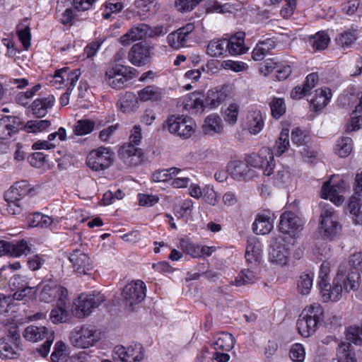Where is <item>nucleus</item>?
I'll list each match as a JSON object with an SVG mask.
<instances>
[{"mask_svg":"<svg viewBox=\"0 0 362 362\" xmlns=\"http://www.w3.org/2000/svg\"><path fill=\"white\" fill-rule=\"evenodd\" d=\"M347 264H340L332 286L329 282L320 284V293L324 302H337L342 296L343 292L356 291L360 286L361 276L357 272H346Z\"/></svg>","mask_w":362,"mask_h":362,"instance_id":"nucleus-1","label":"nucleus"},{"mask_svg":"<svg viewBox=\"0 0 362 362\" xmlns=\"http://www.w3.org/2000/svg\"><path fill=\"white\" fill-rule=\"evenodd\" d=\"M71 344L77 348L87 349L94 346L101 339V332L91 325H83L70 334Z\"/></svg>","mask_w":362,"mask_h":362,"instance_id":"nucleus-2","label":"nucleus"},{"mask_svg":"<svg viewBox=\"0 0 362 362\" xmlns=\"http://www.w3.org/2000/svg\"><path fill=\"white\" fill-rule=\"evenodd\" d=\"M39 298L45 303L54 302L57 298L61 305L65 304L68 291L56 281L47 280L41 282L37 286Z\"/></svg>","mask_w":362,"mask_h":362,"instance_id":"nucleus-3","label":"nucleus"},{"mask_svg":"<svg viewBox=\"0 0 362 362\" xmlns=\"http://www.w3.org/2000/svg\"><path fill=\"white\" fill-rule=\"evenodd\" d=\"M195 126L192 118L184 115H171L166 121L169 132L182 139L190 137L194 132Z\"/></svg>","mask_w":362,"mask_h":362,"instance_id":"nucleus-4","label":"nucleus"},{"mask_svg":"<svg viewBox=\"0 0 362 362\" xmlns=\"http://www.w3.org/2000/svg\"><path fill=\"white\" fill-rule=\"evenodd\" d=\"M194 29V24L189 23L172 32L167 37L169 46L175 49L190 46L195 37Z\"/></svg>","mask_w":362,"mask_h":362,"instance_id":"nucleus-5","label":"nucleus"},{"mask_svg":"<svg viewBox=\"0 0 362 362\" xmlns=\"http://www.w3.org/2000/svg\"><path fill=\"white\" fill-rule=\"evenodd\" d=\"M112 157L113 153L109 148L101 146L88 153L86 164L93 170H104L111 165Z\"/></svg>","mask_w":362,"mask_h":362,"instance_id":"nucleus-6","label":"nucleus"},{"mask_svg":"<svg viewBox=\"0 0 362 362\" xmlns=\"http://www.w3.org/2000/svg\"><path fill=\"white\" fill-rule=\"evenodd\" d=\"M246 161L250 166L262 169L264 175L269 176L273 173L274 153L267 147L262 148L257 154L250 155Z\"/></svg>","mask_w":362,"mask_h":362,"instance_id":"nucleus-7","label":"nucleus"},{"mask_svg":"<svg viewBox=\"0 0 362 362\" xmlns=\"http://www.w3.org/2000/svg\"><path fill=\"white\" fill-rule=\"evenodd\" d=\"M105 300V296L100 292L92 294H81L78 296L76 302H75L76 315L78 317L88 315Z\"/></svg>","mask_w":362,"mask_h":362,"instance_id":"nucleus-8","label":"nucleus"},{"mask_svg":"<svg viewBox=\"0 0 362 362\" xmlns=\"http://www.w3.org/2000/svg\"><path fill=\"white\" fill-rule=\"evenodd\" d=\"M126 306L133 308L142 302L146 297V286L141 281H132L127 284L122 293Z\"/></svg>","mask_w":362,"mask_h":362,"instance_id":"nucleus-9","label":"nucleus"},{"mask_svg":"<svg viewBox=\"0 0 362 362\" xmlns=\"http://www.w3.org/2000/svg\"><path fill=\"white\" fill-rule=\"evenodd\" d=\"M112 356L115 360H120L122 362H140L144 357L143 346L139 343H134L127 348L117 346Z\"/></svg>","mask_w":362,"mask_h":362,"instance_id":"nucleus-10","label":"nucleus"},{"mask_svg":"<svg viewBox=\"0 0 362 362\" xmlns=\"http://www.w3.org/2000/svg\"><path fill=\"white\" fill-rule=\"evenodd\" d=\"M339 230L338 223L332 208H324L320 214L319 230L325 238H332Z\"/></svg>","mask_w":362,"mask_h":362,"instance_id":"nucleus-11","label":"nucleus"},{"mask_svg":"<svg viewBox=\"0 0 362 362\" xmlns=\"http://www.w3.org/2000/svg\"><path fill=\"white\" fill-rule=\"evenodd\" d=\"M151 49V47L146 43L139 42L134 44L129 52V60L135 66H144L150 62Z\"/></svg>","mask_w":362,"mask_h":362,"instance_id":"nucleus-12","label":"nucleus"},{"mask_svg":"<svg viewBox=\"0 0 362 362\" xmlns=\"http://www.w3.org/2000/svg\"><path fill=\"white\" fill-rule=\"evenodd\" d=\"M118 156L128 167H134L142 161L143 151L132 144H124L118 151Z\"/></svg>","mask_w":362,"mask_h":362,"instance_id":"nucleus-13","label":"nucleus"},{"mask_svg":"<svg viewBox=\"0 0 362 362\" xmlns=\"http://www.w3.org/2000/svg\"><path fill=\"white\" fill-rule=\"evenodd\" d=\"M279 227L281 233L295 236L302 230L303 223L294 213L287 211L281 214Z\"/></svg>","mask_w":362,"mask_h":362,"instance_id":"nucleus-14","label":"nucleus"},{"mask_svg":"<svg viewBox=\"0 0 362 362\" xmlns=\"http://www.w3.org/2000/svg\"><path fill=\"white\" fill-rule=\"evenodd\" d=\"M249 164L240 160H234L228 163V173L235 180L242 181L252 179L255 172L250 169Z\"/></svg>","mask_w":362,"mask_h":362,"instance_id":"nucleus-15","label":"nucleus"},{"mask_svg":"<svg viewBox=\"0 0 362 362\" xmlns=\"http://www.w3.org/2000/svg\"><path fill=\"white\" fill-rule=\"evenodd\" d=\"M150 27L145 23H140L131 28L127 33L121 36L119 39V42L123 46H127L134 41L140 40L151 35Z\"/></svg>","mask_w":362,"mask_h":362,"instance_id":"nucleus-16","label":"nucleus"},{"mask_svg":"<svg viewBox=\"0 0 362 362\" xmlns=\"http://www.w3.org/2000/svg\"><path fill=\"white\" fill-rule=\"evenodd\" d=\"M69 259L75 271L79 274H86L88 271L92 269V262L83 250H74Z\"/></svg>","mask_w":362,"mask_h":362,"instance_id":"nucleus-17","label":"nucleus"},{"mask_svg":"<svg viewBox=\"0 0 362 362\" xmlns=\"http://www.w3.org/2000/svg\"><path fill=\"white\" fill-rule=\"evenodd\" d=\"M289 255L288 248L284 244L275 242L269 252V260L273 264L284 266L287 264Z\"/></svg>","mask_w":362,"mask_h":362,"instance_id":"nucleus-18","label":"nucleus"},{"mask_svg":"<svg viewBox=\"0 0 362 362\" xmlns=\"http://www.w3.org/2000/svg\"><path fill=\"white\" fill-rule=\"evenodd\" d=\"M30 188L27 181L21 180L16 182L12 187L7 190L4 194L6 202H12L21 200L28 194Z\"/></svg>","mask_w":362,"mask_h":362,"instance_id":"nucleus-19","label":"nucleus"},{"mask_svg":"<svg viewBox=\"0 0 362 362\" xmlns=\"http://www.w3.org/2000/svg\"><path fill=\"white\" fill-rule=\"evenodd\" d=\"M262 247L260 243L255 240H251L248 243L246 251L245 259L248 267L251 269H256L262 259Z\"/></svg>","mask_w":362,"mask_h":362,"instance_id":"nucleus-20","label":"nucleus"},{"mask_svg":"<svg viewBox=\"0 0 362 362\" xmlns=\"http://www.w3.org/2000/svg\"><path fill=\"white\" fill-rule=\"evenodd\" d=\"M20 119L13 116H6L0 119V139H8L18 132Z\"/></svg>","mask_w":362,"mask_h":362,"instance_id":"nucleus-21","label":"nucleus"},{"mask_svg":"<svg viewBox=\"0 0 362 362\" xmlns=\"http://www.w3.org/2000/svg\"><path fill=\"white\" fill-rule=\"evenodd\" d=\"M51 333H54V332L45 326L30 325L25 329L23 336L27 341L37 342L47 338Z\"/></svg>","mask_w":362,"mask_h":362,"instance_id":"nucleus-22","label":"nucleus"},{"mask_svg":"<svg viewBox=\"0 0 362 362\" xmlns=\"http://www.w3.org/2000/svg\"><path fill=\"white\" fill-rule=\"evenodd\" d=\"M342 190V187L339 185L331 186L330 181L328 180L322 187L321 197L325 199H329L336 205H339L344 200L342 196L339 195Z\"/></svg>","mask_w":362,"mask_h":362,"instance_id":"nucleus-23","label":"nucleus"},{"mask_svg":"<svg viewBox=\"0 0 362 362\" xmlns=\"http://www.w3.org/2000/svg\"><path fill=\"white\" fill-rule=\"evenodd\" d=\"M55 103V98L49 95L45 98L35 99L32 103L33 113L37 117H45L49 109H51Z\"/></svg>","mask_w":362,"mask_h":362,"instance_id":"nucleus-24","label":"nucleus"},{"mask_svg":"<svg viewBox=\"0 0 362 362\" xmlns=\"http://www.w3.org/2000/svg\"><path fill=\"white\" fill-rule=\"evenodd\" d=\"M226 89L214 88L208 90L204 100L205 106L209 108H214L219 106L227 98Z\"/></svg>","mask_w":362,"mask_h":362,"instance_id":"nucleus-25","label":"nucleus"},{"mask_svg":"<svg viewBox=\"0 0 362 362\" xmlns=\"http://www.w3.org/2000/svg\"><path fill=\"white\" fill-rule=\"evenodd\" d=\"M202 131L204 134L210 136L221 134L223 131V126L220 117L215 114L209 115L202 125Z\"/></svg>","mask_w":362,"mask_h":362,"instance_id":"nucleus-26","label":"nucleus"},{"mask_svg":"<svg viewBox=\"0 0 362 362\" xmlns=\"http://www.w3.org/2000/svg\"><path fill=\"white\" fill-rule=\"evenodd\" d=\"M228 40L225 38H218L211 40L206 48V53L212 57H219L223 56L228 52Z\"/></svg>","mask_w":362,"mask_h":362,"instance_id":"nucleus-27","label":"nucleus"},{"mask_svg":"<svg viewBox=\"0 0 362 362\" xmlns=\"http://www.w3.org/2000/svg\"><path fill=\"white\" fill-rule=\"evenodd\" d=\"M245 33L240 32L232 36L229 40L228 52L231 55H238L245 53L247 48L244 44Z\"/></svg>","mask_w":362,"mask_h":362,"instance_id":"nucleus-28","label":"nucleus"},{"mask_svg":"<svg viewBox=\"0 0 362 362\" xmlns=\"http://www.w3.org/2000/svg\"><path fill=\"white\" fill-rule=\"evenodd\" d=\"M319 322L316 320L300 316L296 322V326L301 336L308 337L315 332Z\"/></svg>","mask_w":362,"mask_h":362,"instance_id":"nucleus-29","label":"nucleus"},{"mask_svg":"<svg viewBox=\"0 0 362 362\" xmlns=\"http://www.w3.org/2000/svg\"><path fill=\"white\" fill-rule=\"evenodd\" d=\"M120 71L121 69L116 66L105 73L106 82L113 88L119 89L123 88L127 81L125 76Z\"/></svg>","mask_w":362,"mask_h":362,"instance_id":"nucleus-30","label":"nucleus"},{"mask_svg":"<svg viewBox=\"0 0 362 362\" xmlns=\"http://www.w3.org/2000/svg\"><path fill=\"white\" fill-rule=\"evenodd\" d=\"M119 104V108L123 112L130 113L138 109V98L133 93L126 92L121 96Z\"/></svg>","mask_w":362,"mask_h":362,"instance_id":"nucleus-31","label":"nucleus"},{"mask_svg":"<svg viewBox=\"0 0 362 362\" xmlns=\"http://www.w3.org/2000/svg\"><path fill=\"white\" fill-rule=\"evenodd\" d=\"M264 120L259 110L252 111L247 115V129L252 134H257L264 127Z\"/></svg>","mask_w":362,"mask_h":362,"instance_id":"nucleus-32","label":"nucleus"},{"mask_svg":"<svg viewBox=\"0 0 362 362\" xmlns=\"http://www.w3.org/2000/svg\"><path fill=\"white\" fill-rule=\"evenodd\" d=\"M8 255L12 257H20L21 255H27L31 252V245L21 240L16 243L7 242Z\"/></svg>","mask_w":362,"mask_h":362,"instance_id":"nucleus-33","label":"nucleus"},{"mask_svg":"<svg viewBox=\"0 0 362 362\" xmlns=\"http://www.w3.org/2000/svg\"><path fill=\"white\" fill-rule=\"evenodd\" d=\"M201 94L199 93H192L186 100L184 104V108L190 111L192 114L201 113L203 112L205 106V103L201 99Z\"/></svg>","mask_w":362,"mask_h":362,"instance_id":"nucleus-34","label":"nucleus"},{"mask_svg":"<svg viewBox=\"0 0 362 362\" xmlns=\"http://www.w3.org/2000/svg\"><path fill=\"white\" fill-rule=\"evenodd\" d=\"M331 93L329 89H317L315 90V97L310 100V105L314 111L317 112L323 109L329 103Z\"/></svg>","mask_w":362,"mask_h":362,"instance_id":"nucleus-35","label":"nucleus"},{"mask_svg":"<svg viewBox=\"0 0 362 362\" xmlns=\"http://www.w3.org/2000/svg\"><path fill=\"white\" fill-rule=\"evenodd\" d=\"M272 228L273 225L270 217L263 214L258 215L252 224V230L257 235L267 234Z\"/></svg>","mask_w":362,"mask_h":362,"instance_id":"nucleus-36","label":"nucleus"},{"mask_svg":"<svg viewBox=\"0 0 362 362\" xmlns=\"http://www.w3.org/2000/svg\"><path fill=\"white\" fill-rule=\"evenodd\" d=\"M235 344V338L229 333L223 332L220 334L215 341L212 343V346L215 350L225 351H230Z\"/></svg>","mask_w":362,"mask_h":362,"instance_id":"nucleus-37","label":"nucleus"},{"mask_svg":"<svg viewBox=\"0 0 362 362\" xmlns=\"http://www.w3.org/2000/svg\"><path fill=\"white\" fill-rule=\"evenodd\" d=\"M256 269H251V267L242 271L235 279L234 283L237 286L247 285L255 283L259 279V273Z\"/></svg>","mask_w":362,"mask_h":362,"instance_id":"nucleus-38","label":"nucleus"},{"mask_svg":"<svg viewBox=\"0 0 362 362\" xmlns=\"http://www.w3.org/2000/svg\"><path fill=\"white\" fill-rule=\"evenodd\" d=\"M163 93L160 88L154 86H148L139 92L141 101H158L162 100Z\"/></svg>","mask_w":362,"mask_h":362,"instance_id":"nucleus-39","label":"nucleus"},{"mask_svg":"<svg viewBox=\"0 0 362 362\" xmlns=\"http://www.w3.org/2000/svg\"><path fill=\"white\" fill-rule=\"evenodd\" d=\"M332 362H356L351 344L341 342L338 349L337 358L333 359Z\"/></svg>","mask_w":362,"mask_h":362,"instance_id":"nucleus-40","label":"nucleus"},{"mask_svg":"<svg viewBox=\"0 0 362 362\" xmlns=\"http://www.w3.org/2000/svg\"><path fill=\"white\" fill-rule=\"evenodd\" d=\"M305 134L303 132L296 128L291 132V141L293 144L297 145L298 147L303 146L302 150L300 151V153L305 156L312 157L313 153L309 152L308 146L305 145Z\"/></svg>","mask_w":362,"mask_h":362,"instance_id":"nucleus-41","label":"nucleus"},{"mask_svg":"<svg viewBox=\"0 0 362 362\" xmlns=\"http://www.w3.org/2000/svg\"><path fill=\"white\" fill-rule=\"evenodd\" d=\"M330 38L325 31H320L310 37L309 43L316 50H322L327 48Z\"/></svg>","mask_w":362,"mask_h":362,"instance_id":"nucleus-42","label":"nucleus"},{"mask_svg":"<svg viewBox=\"0 0 362 362\" xmlns=\"http://www.w3.org/2000/svg\"><path fill=\"white\" fill-rule=\"evenodd\" d=\"M180 168L173 167L168 169H163L155 171L151 176L152 180L156 182H166L172 180L174 175L180 173Z\"/></svg>","mask_w":362,"mask_h":362,"instance_id":"nucleus-43","label":"nucleus"},{"mask_svg":"<svg viewBox=\"0 0 362 362\" xmlns=\"http://www.w3.org/2000/svg\"><path fill=\"white\" fill-rule=\"evenodd\" d=\"M357 30L349 29L339 35L336 38L337 44L341 48H348L356 39Z\"/></svg>","mask_w":362,"mask_h":362,"instance_id":"nucleus-44","label":"nucleus"},{"mask_svg":"<svg viewBox=\"0 0 362 362\" xmlns=\"http://www.w3.org/2000/svg\"><path fill=\"white\" fill-rule=\"evenodd\" d=\"M300 317L310 318L320 322L323 318V308L317 303L307 306L300 315Z\"/></svg>","mask_w":362,"mask_h":362,"instance_id":"nucleus-45","label":"nucleus"},{"mask_svg":"<svg viewBox=\"0 0 362 362\" xmlns=\"http://www.w3.org/2000/svg\"><path fill=\"white\" fill-rule=\"evenodd\" d=\"M17 353L11 337L0 339V357L1 358H13Z\"/></svg>","mask_w":362,"mask_h":362,"instance_id":"nucleus-46","label":"nucleus"},{"mask_svg":"<svg viewBox=\"0 0 362 362\" xmlns=\"http://www.w3.org/2000/svg\"><path fill=\"white\" fill-rule=\"evenodd\" d=\"M54 224H55L54 218L40 213H34L33 219L30 223L31 227H38L41 228H47L49 226H52Z\"/></svg>","mask_w":362,"mask_h":362,"instance_id":"nucleus-47","label":"nucleus"},{"mask_svg":"<svg viewBox=\"0 0 362 362\" xmlns=\"http://www.w3.org/2000/svg\"><path fill=\"white\" fill-rule=\"evenodd\" d=\"M289 146V130L288 129H284L279 135L278 140L274 146L275 154L281 156L284 153Z\"/></svg>","mask_w":362,"mask_h":362,"instance_id":"nucleus-48","label":"nucleus"},{"mask_svg":"<svg viewBox=\"0 0 362 362\" xmlns=\"http://www.w3.org/2000/svg\"><path fill=\"white\" fill-rule=\"evenodd\" d=\"M314 275L313 273H303L298 280V289L302 295H308L312 287Z\"/></svg>","mask_w":362,"mask_h":362,"instance_id":"nucleus-49","label":"nucleus"},{"mask_svg":"<svg viewBox=\"0 0 362 362\" xmlns=\"http://www.w3.org/2000/svg\"><path fill=\"white\" fill-rule=\"evenodd\" d=\"M361 113L358 107H356L351 115V119L346 125V132L349 133L354 131H358L362 127V116L359 115Z\"/></svg>","mask_w":362,"mask_h":362,"instance_id":"nucleus-50","label":"nucleus"},{"mask_svg":"<svg viewBox=\"0 0 362 362\" xmlns=\"http://www.w3.org/2000/svg\"><path fill=\"white\" fill-rule=\"evenodd\" d=\"M52 362H66L68 356L66 353V346L62 341H57L54 345V349L51 354Z\"/></svg>","mask_w":362,"mask_h":362,"instance_id":"nucleus-51","label":"nucleus"},{"mask_svg":"<svg viewBox=\"0 0 362 362\" xmlns=\"http://www.w3.org/2000/svg\"><path fill=\"white\" fill-rule=\"evenodd\" d=\"M269 106L272 115L275 119L280 118L286 112V104L283 98H274Z\"/></svg>","mask_w":362,"mask_h":362,"instance_id":"nucleus-52","label":"nucleus"},{"mask_svg":"<svg viewBox=\"0 0 362 362\" xmlns=\"http://www.w3.org/2000/svg\"><path fill=\"white\" fill-rule=\"evenodd\" d=\"M352 139L350 137H342L337 141V151L340 157H346L352 150Z\"/></svg>","mask_w":362,"mask_h":362,"instance_id":"nucleus-53","label":"nucleus"},{"mask_svg":"<svg viewBox=\"0 0 362 362\" xmlns=\"http://www.w3.org/2000/svg\"><path fill=\"white\" fill-rule=\"evenodd\" d=\"M346 340L348 343H354L356 345L362 344V327L359 326H351L346 331Z\"/></svg>","mask_w":362,"mask_h":362,"instance_id":"nucleus-54","label":"nucleus"},{"mask_svg":"<svg viewBox=\"0 0 362 362\" xmlns=\"http://www.w3.org/2000/svg\"><path fill=\"white\" fill-rule=\"evenodd\" d=\"M180 247L185 253L192 256V257H200V247L189 242V240H182L180 243Z\"/></svg>","mask_w":362,"mask_h":362,"instance_id":"nucleus-55","label":"nucleus"},{"mask_svg":"<svg viewBox=\"0 0 362 362\" xmlns=\"http://www.w3.org/2000/svg\"><path fill=\"white\" fill-rule=\"evenodd\" d=\"M95 127V122L89 119H81L77 122L74 132L77 135H86L90 133Z\"/></svg>","mask_w":362,"mask_h":362,"instance_id":"nucleus-56","label":"nucleus"},{"mask_svg":"<svg viewBox=\"0 0 362 362\" xmlns=\"http://www.w3.org/2000/svg\"><path fill=\"white\" fill-rule=\"evenodd\" d=\"M60 302L57 303V308L53 309L50 313V319L54 324L65 322L67 319V311L62 307Z\"/></svg>","mask_w":362,"mask_h":362,"instance_id":"nucleus-57","label":"nucleus"},{"mask_svg":"<svg viewBox=\"0 0 362 362\" xmlns=\"http://www.w3.org/2000/svg\"><path fill=\"white\" fill-rule=\"evenodd\" d=\"M239 106L235 103H231L224 112V119L229 124H234L238 119Z\"/></svg>","mask_w":362,"mask_h":362,"instance_id":"nucleus-58","label":"nucleus"},{"mask_svg":"<svg viewBox=\"0 0 362 362\" xmlns=\"http://www.w3.org/2000/svg\"><path fill=\"white\" fill-rule=\"evenodd\" d=\"M51 124L50 121L47 119L28 121L25 125L28 132H42Z\"/></svg>","mask_w":362,"mask_h":362,"instance_id":"nucleus-59","label":"nucleus"},{"mask_svg":"<svg viewBox=\"0 0 362 362\" xmlns=\"http://www.w3.org/2000/svg\"><path fill=\"white\" fill-rule=\"evenodd\" d=\"M290 358L293 362H303L305 359V350L300 344L292 346L290 350Z\"/></svg>","mask_w":362,"mask_h":362,"instance_id":"nucleus-60","label":"nucleus"},{"mask_svg":"<svg viewBox=\"0 0 362 362\" xmlns=\"http://www.w3.org/2000/svg\"><path fill=\"white\" fill-rule=\"evenodd\" d=\"M202 0H176L175 6L182 12L189 11L194 9Z\"/></svg>","mask_w":362,"mask_h":362,"instance_id":"nucleus-61","label":"nucleus"},{"mask_svg":"<svg viewBox=\"0 0 362 362\" xmlns=\"http://www.w3.org/2000/svg\"><path fill=\"white\" fill-rule=\"evenodd\" d=\"M349 264L352 267V269L350 271H347L346 272H357L358 274V270H362V253L355 252L352 255L349 257Z\"/></svg>","mask_w":362,"mask_h":362,"instance_id":"nucleus-62","label":"nucleus"},{"mask_svg":"<svg viewBox=\"0 0 362 362\" xmlns=\"http://www.w3.org/2000/svg\"><path fill=\"white\" fill-rule=\"evenodd\" d=\"M138 198L139 205L147 207L155 205L159 200L158 196L148 194H139Z\"/></svg>","mask_w":362,"mask_h":362,"instance_id":"nucleus-63","label":"nucleus"},{"mask_svg":"<svg viewBox=\"0 0 362 362\" xmlns=\"http://www.w3.org/2000/svg\"><path fill=\"white\" fill-rule=\"evenodd\" d=\"M202 196L204 201L210 205L215 206L218 202L217 193L210 186L204 188Z\"/></svg>","mask_w":362,"mask_h":362,"instance_id":"nucleus-64","label":"nucleus"}]
</instances>
